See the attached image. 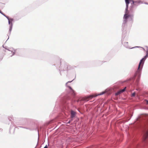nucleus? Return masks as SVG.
Segmentation results:
<instances>
[{"instance_id":"1","label":"nucleus","mask_w":148,"mask_h":148,"mask_svg":"<svg viewBox=\"0 0 148 148\" xmlns=\"http://www.w3.org/2000/svg\"><path fill=\"white\" fill-rule=\"evenodd\" d=\"M148 53L147 52L146 55L140 60V62L138 70L136 72L135 75L136 76H138L139 79L140 77V71L142 68L144 62V61H145L146 58L148 57Z\"/></svg>"},{"instance_id":"2","label":"nucleus","mask_w":148,"mask_h":148,"mask_svg":"<svg viewBox=\"0 0 148 148\" xmlns=\"http://www.w3.org/2000/svg\"><path fill=\"white\" fill-rule=\"evenodd\" d=\"M97 95L95 96L94 95H90L88 97H85L83 98V100L86 101H88L90 99H91L94 97L96 96Z\"/></svg>"},{"instance_id":"3","label":"nucleus","mask_w":148,"mask_h":148,"mask_svg":"<svg viewBox=\"0 0 148 148\" xmlns=\"http://www.w3.org/2000/svg\"><path fill=\"white\" fill-rule=\"evenodd\" d=\"M126 87H125L123 89H121L118 91L117 92L115 93V95H118L121 93L123 92L124 91H125L126 89Z\"/></svg>"},{"instance_id":"4","label":"nucleus","mask_w":148,"mask_h":148,"mask_svg":"<svg viewBox=\"0 0 148 148\" xmlns=\"http://www.w3.org/2000/svg\"><path fill=\"white\" fill-rule=\"evenodd\" d=\"M125 1L126 4V7H127V8H128V4L130 2L132 1V3H134V1L132 0H125Z\"/></svg>"},{"instance_id":"5","label":"nucleus","mask_w":148,"mask_h":148,"mask_svg":"<svg viewBox=\"0 0 148 148\" xmlns=\"http://www.w3.org/2000/svg\"><path fill=\"white\" fill-rule=\"evenodd\" d=\"M130 15L127 13H125L124 16V18L125 19L124 21H125V22L127 21V19L130 17Z\"/></svg>"},{"instance_id":"6","label":"nucleus","mask_w":148,"mask_h":148,"mask_svg":"<svg viewBox=\"0 0 148 148\" xmlns=\"http://www.w3.org/2000/svg\"><path fill=\"white\" fill-rule=\"evenodd\" d=\"M148 138V130L147 131L146 133L144 136L143 139L144 140H146Z\"/></svg>"},{"instance_id":"7","label":"nucleus","mask_w":148,"mask_h":148,"mask_svg":"<svg viewBox=\"0 0 148 148\" xmlns=\"http://www.w3.org/2000/svg\"><path fill=\"white\" fill-rule=\"evenodd\" d=\"M68 87L71 89V91H70L71 93L73 95H75V91L73 90L72 88L70 86H68Z\"/></svg>"},{"instance_id":"8","label":"nucleus","mask_w":148,"mask_h":148,"mask_svg":"<svg viewBox=\"0 0 148 148\" xmlns=\"http://www.w3.org/2000/svg\"><path fill=\"white\" fill-rule=\"evenodd\" d=\"M75 115V113L73 111H71V118L74 117Z\"/></svg>"},{"instance_id":"9","label":"nucleus","mask_w":148,"mask_h":148,"mask_svg":"<svg viewBox=\"0 0 148 148\" xmlns=\"http://www.w3.org/2000/svg\"><path fill=\"white\" fill-rule=\"evenodd\" d=\"M128 8H127V7H126V11H125V13H127L128 14Z\"/></svg>"},{"instance_id":"10","label":"nucleus","mask_w":148,"mask_h":148,"mask_svg":"<svg viewBox=\"0 0 148 148\" xmlns=\"http://www.w3.org/2000/svg\"><path fill=\"white\" fill-rule=\"evenodd\" d=\"M128 43L127 42H124V45H127Z\"/></svg>"},{"instance_id":"11","label":"nucleus","mask_w":148,"mask_h":148,"mask_svg":"<svg viewBox=\"0 0 148 148\" xmlns=\"http://www.w3.org/2000/svg\"><path fill=\"white\" fill-rule=\"evenodd\" d=\"M135 92H134L132 94V97H134L135 96Z\"/></svg>"},{"instance_id":"12","label":"nucleus","mask_w":148,"mask_h":148,"mask_svg":"<svg viewBox=\"0 0 148 148\" xmlns=\"http://www.w3.org/2000/svg\"><path fill=\"white\" fill-rule=\"evenodd\" d=\"M0 13L2 14L3 15H4V16H5L4 14L3 13V12L1 11V10H0Z\"/></svg>"},{"instance_id":"13","label":"nucleus","mask_w":148,"mask_h":148,"mask_svg":"<svg viewBox=\"0 0 148 148\" xmlns=\"http://www.w3.org/2000/svg\"><path fill=\"white\" fill-rule=\"evenodd\" d=\"M146 103L147 105H148V100L146 101Z\"/></svg>"},{"instance_id":"14","label":"nucleus","mask_w":148,"mask_h":148,"mask_svg":"<svg viewBox=\"0 0 148 148\" xmlns=\"http://www.w3.org/2000/svg\"><path fill=\"white\" fill-rule=\"evenodd\" d=\"M44 148H47V146H45Z\"/></svg>"},{"instance_id":"15","label":"nucleus","mask_w":148,"mask_h":148,"mask_svg":"<svg viewBox=\"0 0 148 148\" xmlns=\"http://www.w3.org/2000/svg\"><path fill=\"white\" fill-rule=\"evenodd\" d=\"M14 53L13 52L11 56H12V55H14Z\"/></svg>"},{"instance_id":"16","label":"nucleus","mask_w":148,"mask_h":148,"mask_svg":"<svg viewBox=\"0 0 148 148\" xmlns=\"http://www.w3.org/2000/svg\"><path fill=\"white\" fill-rule=\"evenodd\" d=\"M70 82H67L66 83V84H68V83Z\"/></svg>"},{"instance_id":"17","label":"nucleus","mask_w":148,"mask_h":148,"mask_svg":"<svg viewBox=\"0 0 148 148\" xmlns=\"http://www.w3.org/2000/svg\"><path fill=\"white\" fill-rule=\"evenodd\" d=\"M9 24H10V21L9 20Z\"/></svg>"},{"instance_id":"18","label":"nucleus","mask_w":148,"mask_h":148,"mask_svg":"<svg viewBox=\"0 0 148 148\" xmlns=\"http://www.w3.org/2000/svg\"><path fill=\"white\" fill-rule=\"evenodd\" d=\"M138 80H139L137 79V82H138Z\"/></svg>"}]
</instances>
